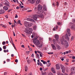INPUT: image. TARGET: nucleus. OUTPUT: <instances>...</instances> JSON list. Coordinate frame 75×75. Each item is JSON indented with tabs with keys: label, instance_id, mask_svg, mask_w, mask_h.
<instances>
[{
	"label": "nucleus",
	"instance_id": "nucleus-1",
	"mask_svg": "<svg viewBox=\"0 0 75 75\" xmlns=\"http://www.w3.org/2000/svg\"><path fill=\"white\" fill-rule=\"evenodd\" d=\"M38 38V37L36 36L35 38H34L33 40V42L34 44L38 47L40 48L42 47L43 45V42L41 41L40 42V41L38 40H37Z\"/></svg>",
	"mask_w": 75,
	"mask_h": 75
},
{
	"label": "nucleus",
	"instance_id": "nucleus-2",
	"mask_svg": "<svg viewBox=\"0 0 75 75\" xmlns=\"http://www.w3.org/2000/svg\"><path fill=\"white\" fill-rule=\"evenodd\" d=\"M25 30H24V32H25L27 34H32V32L33 31L32 28H27L25 29Z\"/></svg>",
	"mask_w": 75,
	"mask_h": 75
},
{
	"label": "nucleus",
	"instance_id": "nucleus-3",
	"mask_svg": "<svg viewBox=\"0 0 75 75\" xmlns=\"http://www.w3.org/2000/svg\"><path fill=\"white\" fill-rule=\"evenodd\" d=\"M69 24L70 26H71V30H75V26L74 24L71 22Z\"/></svg>",
	"mask_w": 75,
	"mask_h": 75
},
{
	"label": "nucleus",
	"instance_id": "nucleus-4",
	"mask_svg": "<svg viewBox=\"0 0 75 75\" xmlns=\"http://www.w3.org/2000/svg\"><path fill=\"white\" fill-rule=\"evenodd\" d=\"M60 67L61 69L62 70V71L63 73H65V67L62 64L60 65Z\"/></svg>",
	"mask_w": 75,
	"mask_h": 75
},
{
	"label": "nucleus",
	"instance_id": "nucleus-5",
	"mask_svg": "<svg viewBox=\"0 0 75 75\" xmlns=\"http://www.w3.org/2000/svg\"><path fill=\"white\" fill-rule=\"evenodd\" d=\"M64 45V47L65 48H68V47L69 46V44H68V42L67 41H65Z\"/></svg>",
	"mask_w": 75,
	"mask_h": 75
},
{
	"label": "nucleus",
	"instance_id": "nucleus-6",
	"mask_svg": "<svg viewBox=\"0 0 75 75\" xmlns=\"http://www.w3.org/2000/svg\"><path fill=\"white\" fill-rule=\"evenodd\" d=\"M40 17V15H34L33 16V19H37V18H39Z\"/></svg>",
	"mask_w": 75,
	"mask_h": 75
},
{
	"label": "nucleus",
	"instance_id": "nucleus-7",
	"mask_svg": "<svg viewBox=\"0 0 75 75\" xmlns=\"http://www.w3.org/2000/svg\"><path fill=\"white\" fill-rule=\"evenodd\" d=\"M67 34H68L69 36V37L71 36V31H70V29L68 28L67 29Z\"/></svg>",
	"mask_w": 75,
	"mask_h": 75
},
{
	"label": "nucleus",
	"instance_id": "nucleus-8",
	"mask_svg": "<svg viewBox=\"0 0 75 75\" xmlns=\"http://www.w3.org/2000/svg\"><path fill=\"white\" fill-rule=\"evenodd\" d=\"M42 6H41V5L39 4L38 6V11H40L41 10H42Z\"/></svg>",
	"mask_w": 75,
	"mask_h": 75
},
{
	"label": "nucleus",
	"instance_id": "nucleus-9",
	"mask_svg": "<svg viewBox=\"0 0 75 75\" xmlns=\"http://www.w3.org/2000/svg\"><path fill=\"white\" fill-rule=\"evenodd\" d=\"M71 74H74L75 73V67H74L72 68L71 69Z\"/></svg>",
	"mask_w": 75,
	"mask_h": 75
},
{
	"label": "nucleus",
	"instance_id": "nucleus-10",
	"mask_svg": "<svg viewBox=\"0 0 75 75\" xmlns=\"http://www.w3.org/2000/svg\"><path fill=\"white\" fill-rule=\"evenodd\" d=\"M54 38H56V40H57V41H58V39H59V36H58V35L55 34V35Z\"/></svg>",
	"mask_w": 75,
	"mask_h": 75
},
{
	"label": "nucleus",
	"instance_id": "nucleus-11",
	"mask_svg": "<svg viewBox=\"0 0 75 75\" xmlns=\"http://www.w3.org/2000/svg\"><path fill=\"white\" fill-rule=\"evenodd\" d=\"M51 45L52 46V47L53 50H57V48L56 47H55V45H54L52 44H51Z\"/></svg>",
	"mask_w": 75,
	"mask_h": 75
},
{
	"label": "nucleus",
	"instance_id": "nucleus-12",
	"mask_svg": "<svg viewBox=\"0 0 75 75\" xmlns=\"http://www.w3.org/2000/svg\"><path fill=\"white\" fill-rule=\"evenodd\" d=\"M51 71H52V73H54V74H55V73H56L55 70V69H54V67H52L51 68Z\"/></svg>",
	"mask_w": 75,
	"mask_h": 75
},
{
	"label": "nucleus",
	"instance_id": "nucleus-13",
	"mask_svg": "<svg viewBox=\"0 0 75 75\" xmlns=\"http://www.w3.org/2000/svg\"><path fill=\"white\" fill-rule=\"evenodd\" d=\"M56 69H57L58 70V69H60V67L59 66V65H58V64H57L56 65Z\"/></svg>",
	"mask_w": 75,
	"mask_h": 75
},
{
	"label": "nucleus",
	"instance_id": "nucleus-14",
	"mask_svg": "<svg viewBox=\"0 0 75 75\" xmlns=\"http://www.w3.org/2000/svg\"><path fill=\"white\" fill-rule=\"evenodd\" d=\"M30 3L31 4H34L36 1V0H30Z\"/></svg>",
	"mask_w": 75,
	"mask_h": 75
},
{
	"label": "nucleus",
	"instance_id": "nucleus-15",
	"mask_svg": "<svg viewBox=\"0 0 75 75\" xmlns=\"http://www.w3.org/2000/svg\"><path fill=\"white\" fill-rule=\"evenodd\" d=\"M5 13L4 10L3 9L0 10V14H3V13Z\"/></svg>",
	"mask_w": 75,
	"mask_h": 75
},
{
	"label": "nucleus",
	"instance_id": "nucleus-16",
	"mask_svg": "<svg viewBox=\"0 0 75 75\" xmlns=\"http://www.w3.org/2000/svg\"><path fill=\"white\" fill-rule=\"evenodd\" d=\"M56 47L57 50H60L61 49V47L59 45H57L56 46Z\"/></svg>",
	"mask_w": 75,
	"mask_h": 75
},
{
	"label": "nucleus",
	"instance_id": "nucleus-17",
	"mask_svg": "<svg viewBox=\"0 0 75 75\" xmlns=\"http://www.w3.org/2000/svg\"><path fill=\"white\" fill-rule=\"evenodd\" d=\"M3 9L4 10H6V11H7V10H8V7L7 6H4L3 7Z\"/></svg>",
	"mask_w": 75,
	"mask_h": 75
},
{
	"label": "nucleus",
	"instance_id": "nucleus-18",
	"mask_svg": "<svg viewBox=\"0 0 75 75\" xmlns=\"http://www.w3.org/2000/svg\"><path fill=\"white\" fill-rule=\"evenodd\" d=\"M66 38L68 41H69V37H68V35L66 34Z\"/></svg>",
	"mask_w": 75,
	"mask_h": 75
},
{
	"label": "nucleus",
	"instance_id": "nucleus-19",
	"mask_svg": "<svg viewBox=\"0 0 75 75\" xmlns=\"http://www.w3.org/2000/svg\"><path fill=\"white\" fill-rule=\"evenodd\" d=\"M16 24H20V25H22V24L21 23V21H20V20H19L17 22Z\"/></svg>",
	"mask_w": 75,
	"mask_h": 75
},
{
	"label": "nucleus",
	"instance_id": "nucleus-20",
	"mask_svg": "<svg viewBox=\"0 0 75 75\" xmlns=\"http://www.w3.org/2000/svg\"><path fill=\"white\" fill-rule=\"evenodd\" d=\"M37 64L38 65H40V67H42L43 66L42 64V63H41L40 62V63L39 62H38Z\"/></svg>",
	"mask_w": 75,
	"mask_h": 75
},
{
	"label": "nucleus",
	"instance_id": "nucleus-21",
	"mask_svg": "<svg viewBox=\"0 0 75 75\" xmlns=\"http://www.w3.org/2000/svg\"><path fill=\"white\" fill-rule=\"evenodd\" d=\"M30 25V23H29L28 22L26 24V25H25V27H29V26Z\"/></svg>",
	"mask_w": 75,
	"mask_h": 75
},
{
	"label": "nucleus",
	"instance_id": "nucleus-22",
	"mask_svg": "<svg viewBox=\"0 0 75 75\" xmlns=\"http://www.w3.org/2000/svg\"><path fill=\"white\" fill-rule=\"evenodd\" d=\"M40 0H37L36 2V3L37 4H38L40 3Z\"/></svg>",
	"mask_w": 75,
	"mask_h": 75
},
{
	"label": "nucleus",
	"instance_id": "nucleus-23",
	"mask_svg": "<svg viewBox=\"0 0 75 75\" xmlns=\"http://www.w3.org/2000/svg\"><path fill=\"white\" fill-rule=\"evenodd\" d=\"M33 30H35L37 29V26L36 25L33 26Z\"/></svg>",
	"mask_w": 75,
	"mask_h": 75
},
{
	"label": "nucleus",
	"instance_id": "nucleus-24",
	"mask_svg": "<svg viewBox=\"0 0 75 75\" xmlns=\"http://www.w3.org/2000/svg\"><path fill=\"white\" fill-rule=\"evenodd\" d=\"M55 5H56V6L58 7L59 6V3L58 2H57L55 4Z\"/></svg>",
	"mask_w": 75,
	"mask_h": 75
},
{
	"label": "nucleus",
	"instance_id": "nucleus-25",
	"mask_svg": "<svg viewBox=\"0 0 75 75\" xmlns=\"http://www.w3.org/2000/svg\"><path fill=\"white\" fill-rule=\"evenodd\" d=\"M53 42L54 44H55L56 43V40L55 39H54L53 40Z\"/></svg>",
	"mask_w": 75,
	"mask_h": 75
},
{
	"label": "nucleus",
	"instance_id": "nucleus-26",
	"mask_svg": "<svg viewBox=\"0 0 75 75\" xmlns=\"http://www.w3.org/2000/svg\"><path fill=\"white\" fill-rule=\"evenodd\" d=\"M4 4H5V6H8V7H10V6L9 5V4H8L7 3H5Z\"/></svg>",
	"mask_w": 75,
	"mask_h": 75
},
{
	"label": "nucleus",
	"instance_id": "nucleus-27",
	"mask_svg": "<svg viewBox=\"0 0 75 75\" xmlns=\"http://www.w3.org/2000/svg\"><path fill=\"white\" fill-rule=\"evenodd\" d=\"M25 71H28V67L26 66L25 67Z\"/></svg>",
	"mask_w": 75,
	"mask_h": 75
},
{
	"label": "nucleus",
	"instance_id": "nucleus-28",
	"mask_svg": "<svg viewBox=\"0 0 75 75\" xmlns=\"http://www.w3.org/2000/svg\"><path fill=\"white\" fill-rule=\"evenodd\" d=\"M12 45H13L14 49L16 50H17V49H16V46H15V45H14V43H13V42H12Z\"/></svg>",
	"mask_w": 75,
	"mask_h": 75
},
{
	"label": "nucleus",
	"instance_id": "nucleus-29",
	"mask_svg": "<svg viewBox=\"0 0 75 75\" xmlns=\"http://www.w3.org/2000/svg\"><path fill=\"white\" fill-rule=\"evenodd\" d=\"M66 13H64L63 15V18H65V16H66Z\"/></svg>",
	"mask_w": 75,
	"mask_h": 75
},
{
	"label": "nucleus",
	"instance_id": "nucleus-30",
	"mask_svg": "<svg viewBox=\"0 0 75 75\" xmlns=\"http://www.w3.org/2000/svg\"><path fill=\"white\" fill-rule=\"evenodd\" d=\"M31 20V21H33V22H35V21L34 20L31 19H27V20Z\"/></svg>",
	"mask_w": 75,
	"mask_h": 75
},
{
	"label": "nucleus",
	"instance_id": "nucleus-31",
	"mask_svg": "<svg viewBox=\"0 0 75 75\" xmlns=\"http://www.w3.org/2000/svg\"><path fill=\"white\" fill-rule=\"evenodd\" d=\"M44 13V11L42 10H41L40 11V14H42V13Z\"/></svg>",
	"mask_w": 75,
	"mask_h": 75
},
{
	"label": "nucleus",
	"instance_id": "nucleus-32",
	"mask_svg": "<svg viewBox=\"0 0 75 75\" xmlns=\"http://www.w3.org/2000/svg\"><path fill=\"white\" fill-rule=\"evenodd\" d=\"M41 62H43V64H45V61H44V60H41Z\"/></svg>",
	"mask_w": 75,
	"mask_h": 75
},
{
	"label": "nucleus",
	"instance_id": "nucleus-33",
	"mask_svg": "<svg viewBox=\"0 0 75 75\" xmlns=\"http://www.w3.org/2000/svg\"><path fill=\"white\" fill-rule=\"evenodd\" d=\"M57 25H61V22H57Z\"/></svg>",
	"mask_w": 75,
	"mask_h": 75
},
{
	"label": "nucleus",
	"instance_id": "nucleus-34",
	"mask_svg": "<svg viewBox=\"0 0 75 75\" xmlns=\"http://www.w3.org/2000/svg\"><path fill=\"white\" fill-rule=\"evenodd\" d=\"M6 47L5 45L3 47V49H4V50H6Z\"/></svg>",
	"mask_w": 75,
	"mask_h": 75
},
{
	"label": "nucleus",
	"instance_id": "nucleus-35",
	"mask_svg": "<svg viewBox=\"0 0 75 75\" xmlns=\"http://www.w3.org/2000/svg\"><path fill=\"white\" fill-rule=\"evenodd\" d=\"M51 64L50 63H48L47 64V67H49V66H50V65H51Z\"/></svg>",
	"mask_w": 75,
	"mask_h": 75
},
{
	"label": "nucleus",
	"instance_id": "nucleus-36",
	"mask_svg": "<svg viewBox=\"0 0 75 75\" xmlns=\"http://www.w3.org/2000/svg\"><path fill=\"white\" fill-rule=\"evenodd\" d=\"M10 59H6V61L7 62H10Z\"/></svg>",
	"mask_w": 75,
	"mask_h": 75
},
{
	"label": "nucleus",
	"instance_id": "nucleus-37",
	"mask_svg": "<svg viewBox=\"0 0 75 75\" xmlns=\"http://www.w3.org/2000/svg\"><path fill=\"white\" fill-rule=\"evenodd\" d=\"M3 45H5V44H6V42L5 41H4L2 43Z\"/></svg>",
	"mask_w": 75,
	"mask_h": 75
},
{
	"label": "nucleus",
	"instance_id": "nucleus-38",
	"mask_svg": "<svg viewBox=\"0 0 75 75\" xmlns=\"http://www.w3.org/2000/svg\"><path fill=\"white\" fill-rule=\"evenodd\" d=\"M48 54H54L53 52H50V53H48Z\"/></svg>",
	"mask_w": 75,
	"mask_h": 75
},
{
	"label": "nucleus",
	"instance_id": "nucleus-39",
	"mask_svg": "<svg viewBox=\"0 0 75 75\" xmlns=\"http://www.w3.org/2000/svg\"><path fill=\"white\" fill-rule=\"evenodd\" d=\"M28 22H24V25H26V24Z\"/></svg>",
	"mask_w": 75,
	"mask_h": 75
},
{
	"label": "nucleus",
	"instance_id": "nucleus-40",
	"mask_svg": "<svg viewBox=\"0 0 75 75\" xmlns=\"http://www.w3.org/2000/svg\"><path fill=\"white\" fill-rule=\"evenodd\" d=\"M58 26L57 25H56L55 26L56 29L57 30V29H58Z\"/></svg>",
	"mask_w": 75,
	"mask_h": 75
},
{
	"label": "nucleus",
	"instance_id": "nucleus-41",
	"mask_svg": "<svg viewBox=\"0 0 75 75\" xmlns=\"http://www.w3.org/2000/svg\"><path fill=\"white\" fill-rule=\"evenodd\" d=\"M52 6H53V7H55V3H53Z\"/></svg>",
	"mask_w": 75,
	"mask_h": 75
},
{
	"label": "nucleus",
	"instance_id": "nucleus-42",
	"mask_svg": "<svg viewBox=\"0 0 75 75\" xmlns=\"http://www.w3.org/2000/svg\"><path fill=\"white\" fill-rule=\"evenodd\" d=\"M73 39H74V37L72 36V37L71 38V41H72V40H73Z\"/></svg>",
	"mask_w": 75,
	"mask_h": 75
},
{
	"label": "nucleus",
	"instance_id": "nucleus-43",
	"mask_svg": "<svg viewBox=\"0 0 75 75\" xmlns=\"http://www.w3.org/2000/svg\"><path fill=\"white\" fill-rule=\"evenodd\" d=\"M36 56L38 58V57H39V54H36Z\"/></svg>",
	"mask_w": 75,
	"mask_h": 75
},
{
	"label": "nucleus",
	"instance_id": "nucleus-44",
	"mask_svg": "<svg viewBox=\"0 0 75 75\" xmlns=\"http://www.w3.org/2000/svg\"><path fill=\"white\" fill-rule=\"evenodd\" d=\"M40 16L41 18H43V17H44V15L43 14H42L40 15Z\"/></svg>",
	"mask_w": 75,
	"mask_h": 75
},
{
	"label": "nucleus",
	"instance_id": "nucleus-45",
	"mask_svg": "<svg viewBox=\"0 0 75 75\" xmlns=\"http://www.w3.org/2000/svg\"><path fill=\"white\" fill-rule=\"evenodd\" d=\"M15 61V62H16V63L18 62V59H16Z\"/></svg>",
	"mask_w": 75,
	"mask_h": 75
},
{
	"label": "nucleus",
	"instance_id": "nucleus-46",
	"mask_svg": "<svg viewBox=\"0 0 75 75\" xmlns=\"http://www.w3.org/2000/svg\"><path fill=\"white\" fill-rule=\"evenodd\" d=\"M49 40L50 41H51L52 40V38H49Z\"/></svg>",
	"mask_w": 75,
	"mask_h": 75
},
{
	"label": "nucleus",
	"instance_id": "nucleus-47",
	"mask_svg": "<svg viewBox=\"0 0 75 75\" xmlns=\"http://www.w3.org/2000/svg\"><path fill=\"white\" fill-rule=\"evenodd\" d=\"M72 21L73 23H75V20L74 19H72Z\"/></svg>",
	"mask_w": 75,
	"mask_h": 75
},
{
	"label": "nucleus",
	"instance_id": "nucleus-48",
	"mask_svg": "<svg viewBox=\"0 0 75 75\" xmlns=\"http://www.w3.org/2000/svg\"><path fill=\"white\" fill-rule=\"evenodd\" d=\"M61 44L63 45L64 44V42H63V41H62L61 42Z\"/></svg>",
	"mask_w": 75,
	"mask_h": 75
},
{
	"label": "nucleus",
	"instance_id": "nucleus-49",
	"mask_svg": "<svg viewBox=\"0 0 75 75\" xmlns=\"http://www.w3.org/2000/svg\"><path fill=\"white\" fill-rule=\"evenodd\" d=\"M28 75H33V74H32V72H30V74H28Z\"/></svg>",
	"mask_w": 75,
	"mask_h": 75
},
{
	"label": "nucleus",
	"instance_id": "nucleus-50",
	"mask_svg": "<svg viewBox=\"0 0 75 75\" xmlns=\"http://www.w3.org/2000/svg\"><path fill=\"white\" fill-rule=\"evenodd\" d=\"M43 8V10H44V11H46V10H47V8Z\"/></svg>",
	"mask_w": 75,
	"mask_h": 75
},
{
	"label": "nucleus",
	"instance_id": "nucleus-51",
	"mask_svg": "<svg viewBox=\"0 0 75 75\" xmlns=\"http://www.w3.org/2000/svg\"><path fill=\"white\" fill-rule=\"evenodd\" d=\"M21 35H22V36L24 37H25V35H24V34H22Z\"/></svg>",
	"mask_w": 75,
	"mask_h": 75
},
{
	"label": "nucleus",
	"instance_id": "nucleus-52",
	"mask_svg": "<svg viewBox=\"0 0 75 75\" xmlns=\"http://www.w3.org/2000/svg\"><path fill=\"white\" fill-rule=\"evenodd\" d=\"M39 40H40V41H42V38H39Z\"/></svg>",
	"mask_w": 75,
	"mask_h": 75
},
{
	"label": "nucleus",
	"instance_id": "nucleus-53",
	"mask_svg": "<svg viewBox=\"0 0 75 75\" xmlns=\"http://www.w3.org/2000/svg\"><path fill=\"white\" fill-rule=\"evenodd\" d=\"M15 17V18H17V17H18V16H17V14H16Z\"/></svg>",
	"mask_w": 75,
	"mask_h": 75
},
{
	"label": "nucleus",
	"instance_id": "nucleus-54",
	"mask_svg": "<svg viewBox=\"0 0 75 75\" xmlns=\"http://www.w3.org/2000/svg\"><path fill=\"white\" fill-rule=\"evenodd\" d=\"M47 68H46L45 69H44V71H47Z\"/></svg>",
	"mask_w": 75,
	"mask_h": 75
},
{
	"label": "nucleus",
	"instance_id": "nucleus-55",
	"mask_svg": "<svg viewBox=\"0 0 75 75\" xmlns=\"http://www.w3.org/2000/svg\"><path fill=\"white\" fill-rule=\"evenodd\" d=\"M67 3L65 2L64 3V5H65V6H66L67 4Z\"/></svg>",
	"mask_w": 75,
	"mask_h": 75
},
{
	"label": "nucleus",
	"instance_id": "nucleus-56",
	"mask_svg": "<svg viewBox=\"0 0 75 75\" xmlns=\"http://www.w3.org/2000/svg\"><path fill=\"white\" fill-rule=\"evenodd\" d=\"M1 26H2V27H4V25L3 24H1Z\"/></svg>",
	"mask_w": 75,
	"mask_h": 75
},
{
	"label": "nucleus",
	"instance_id": "nucleus-57",
	"mask_svg": "<svg viewBox=\"0 0 75 75\" xmlns=\"http://www.w3.org/2000/svg\"><path fill=\"white\" fill-rule=\"evenodd\" d=\"M49 75H53V74L52 73H50Z\"/></svg>",
	"mask_w": 75,
	"mask_h": 75
},
{
	"label": "nucleus",
	"instance_id": "nucleus-58",
	"mask_svg": "<svg viewBox=\"0 0 75 75\" xmlns=\"http://www.w3.org/2000/svg\"><path fill=\"white\" fill-rule=\"evenodd\" d=\"M27 11L28 12H30V11H32V10H29Z\"/></svg>",
	"mask_w": 75,
	"mask_h": 75
},
{
	"label": "nucleus",
	"instance_id": "nucleus-59",
	"mask_svg": "<svg viewBox=\"0 0 75 75\" xmlns=\"http://www.w3.org/2000/svg\"><path fill=\"white\" fill-rule=\"evenodd\" d=\"M11 11V9H9L8 11V13H9V12H10V11Z\"/></svg>",
	"mask_w": 75,
	"mask_h": 75
},
{
	"label": "nucleus",
	"instance_id": "nucleus-60",
	"mask_svg": "<svg viewBox=\"0 0 75 75\" xmlns=\"http://www.w3.org/2000/svg\"><path fill=\"white\" fill-rule=\"evenodd\" d=\"M38 53H39V54H42V52H39V51H38Z\"/></svg>",
	"mask_w": 75,
	"mask_h": 75
},
{
	"label": "nucleus",
	"instance_id": "nucleus-61",
	"mask_svg": "<svg viewBox=\"0 0 75 75\" xmlns=\"http://www.w3.org/2000/svg\"><path fill=\"white\" fill-rule=\"evenodd\" d=\"M21 47H22L23 48H24V45H22Z\"/></svg>",
	"mask_w": 75,
	"mask_h": 75
},
{
	"label": "nucleus",
	"instance_id": "nucleus-62",
	"mask_svg": "<svg viewBox=\"0 0 75 75\" xmlns=\"http://www.w3.org/2000/svg\"><path fill=\"white\" fill-rule=\"evenodd\" d=\"M31 57H34V55L33 54H32L31 55Z\"/></svg>",
	"mask_w": 75,
	"mask_h": 75
},
{
	"label": "nucleus",
	"instance_id": "nucleus-63",
	"mask_svg": "<svg viewBox=\"0 0 75 75\" xmlns=\"http://www.w3.org/2000/svg\"><path fill=\"white\" fill-rule=\"evenodd\" d=\"M72 59H75V56H73L72 57Z\"/></svg>",
	"mask_w": 75,
	"mask_h": 75
},
{
	"label": "nucleus",
	"instance_id": "nucleus-64",
	"mask_svg": "<svg viewBox=\"0 0 75 75\" xmlns=\"http://www.w3.org/2000/svg\"><path fill=\"white\" fill-rule=\"evenodd\" d=\"M16 8L17 9H19V7L18 6Z\"/></svg>",
	"mask_w": 75,
	"mask_h": 75
}]
</instances>
